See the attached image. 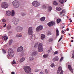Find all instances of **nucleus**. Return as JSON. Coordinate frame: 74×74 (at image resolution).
I'll return each instance as SVG.
<instances>
[{
  "mask_svg": "<svg viewBox=\"0 0 74 74\" xmlns=\"http://www.w3.org/2000/svg\"><path fill=\"white\" fill-rule=\"evenodd\" d=\"M28 34L30 35V40L32 41V40H34L36 38V36L35 35L33 34V30L32 28V27H30L29 28L28 30Z\"/></svg>",
  "mask_w": 74,
  "mask_h": 74,
  "instance_id": "nucleus-1",
  "label": "nucleus"
},
{
  "mask_svg": "<svg viewBox=\"0 0 74 74\" xmlns=\"http://www.w3.org/2000/svg\"><path fill=\"white\" fill-rule=\"evenodd\" d=\"M8 53L10 56L13 57L14 56V52L12 49H9L8 50Z\"/></svg>",
  "mask_w": 74,
  "mask_h": 74,
  "instance_id": "nucleus-2",
  "label": "nucleus"
},
{
  "mask_svg": "<svg viewBox=\"0 0 74 74\" xmlns=\"http://www.w3.org/2000/svg\"><path fill=\"white\" fill-rule=\"evenodd\" d=\"M6 14L8 16H10L11 15V16H13L15 14V12L14 10L12 11V12H11L10 11H7L6 12Z\"/></svg>",
  "mask_w": 74,
  "mask_h": 74,
  "instance_id": "nucleus-3",
  "label": "nucleus"
},
{
  "mask_svg": "<svg viewBox=\"0 0 74 74\" xmlns=\"http://www.w3.org/2000/svg\"><path fill=\"white\" fill-rule=\"evenodd\" d=\"M24 70L26 73H28L31 72L30 67L29 66H26L25 67H24Z\"/></svg>",
  "mask_w": 74,
  "mask_h": 74,
  "instance_id": "nucleus-4",
  "label": "nucleus"
},
{
  "mask_svg": "<svg viewBox=\"0 0 74 74\" xmlns=\"http://www.w3.org/2000/svg\"><path fill=\"white\" fill-rule=\"evenodd\" d=\"M38 51L39 52H42L43 49H42V44L41 43H40L39 44L38 48Z\"/></svg>",
  "mask_w": 74,
  "mask_h": 74,
  "instance_id": "nucleus-5",
  "label": "nucleus"
},
{
  "mask_svg": "<svg viewBox=\"0 0 74 74\" xmlns=\"http://www.w3.org/2000/svg\"><path fill=\"white\" fill-rule=\"evenodd\" d=\"M13 4L14 5L15 7H16V8H17V7H18L19 6V2L17 0H16L14 1Z\"/></svg>",
  "mask_w": 74,
  "mask_h": 74,
  "instance_id": "nucleus-6",
  "label": "nucleus"
},
{
  "mask_svg": "<svg viewBox=\"0 0 74 74\" xmlns=\"http://www.w3.org/2000/svg\"><path fill=\"white\" fill-rule=\"evenodd\" d=\"M8 3L5 2L3 3L1 5V7L2 8H7L8 7Z\"/></svg>",
  "mask_w": 74,
  "mask_h": 74,
  "instance_id": "nucleus-7",
  "label": "nucleus"
},
{
  "mask_svg": "<svg viewBox=\"0 0 74 74\" xmlns=\"http://www.w3.org/2000/svg\"><path fill=\"white\" fill-rule=\"evenodd\" d=\"M40 5V3L36 1H34L32 3V5H33L34 7H37V6H39Z\"/></svg>",
  "mask_w": 74,
  "mask_h": 74,
  "instance_id": "nucleus-8",
  "label": "nucleus"
},
{
  "mask_svg": "<svg viewBox=\"0 0 74 74\" xmlns=\"http://www.w3.org/2000/svg\"><path fill=\"white\" fill-rule=\"evenodd\" d=\"M48 25L49 27L52 26H55V23L54 21H51L48 23Z\"/></svg>",
  "mask_w": 74,
  "mask_h": 74,
  "instance_id": "nucleus-9",
  "label": "nucleus"
},
{
  "mask_svg": "<svg viewBox=\"0 0 74 74\" xmlns=\"http://www.w3.org/2000/svg\"><path fill=\"white\" fill-rule=\"evenodd\" d=\"M12 22L14 25H17L18 23L19 20L15 18H14L12 20Z\"/></svg>",
  "mask_w": 74,
  "mask_h": 74,
  "instance_id": "nucleus-10",
  "label": "nucleus"
},
{
  "mask_svg": "<svg viewBox=\"0 0 74 74\" xmlns=\"http://www.w3.org/2000/svg\"><path fill=\"white\" fill-rule=\"evenodd\" d=\"M23 28L20 26H18L16 28V30L17 31V32H21Z\"/></svg>",
  "mask_w": 74,
  "mask_h": 74,
  "instance_id": "nucleus-11",
  "label": "nucleus"
},
{
  "mask_svg": "<svg viewBox=\"0 0 74 74\" xmlns=\"http://www.w3.org/2000/svg\"><path fill=\"white\" fill-rule=\"evenodd\" d=\"M42 29V26L40 25L38 27L36 28V31L37 32H40V30Z\"/></svg>",
  "mask_w": 74,
  "mask_h": 74,
  "instance_id": "nucleus-12",
  "label": "nucleus"
},
{
  "mask_svg": "<svg viewBox=\"0 0 74 74\" xmlns=\"http://www.w3.org/2000/svg\"><path fill=\"white\" fill-rule=\"evenodd\" d=\"M23 49V48L22 46H20L17 49V51L18 52H21Z\"/></svg>",
  "mask_w": 74,
  "mask_h": 74,
  "instance_id": "nucleus-13",
  "label": "nucleus"
},
{
  "mask_svg": "<svg viewBox=\"0 0 74 74\" xmlns=\"http://www.w3.org/2000/svg\"><path fill=\"white\" fill-rule=\"evenodd\" d=\"M68 68L71 73H73V68H72L71 66L70 65H68Z\"/></svg>",
  "mask_w": 74,
  "mask_h": 74,
  "instance_id": "nucleus-14",
  "label": "nucleus"
},
{
  "mask_svg": "<svg viewBox=\"0 0 74 74\" xmlns=\"http://www.w3.org/2000/svg\"><path fill=\"white\" fill-rule=\"evenodd\" d=\"M37 51H32V55L33 56H35L37 55Z\"/></svg>",
  "mask_w": 74,
  "mask_h": 74,
  "instance_id": "nucleus-15",
  "label": "nucleus"
},
{
  "mask_svg": "<svg viewBox=\"0 0 74 74\" xmlns=\"http://www.w3.org/2000/svg\"><path fill=\"white\" fill-rule=\"evenodd\" d=\"M59 60V58H58V56H56L54 58H53L52 59V60L53 62H55V61H58Z\"/></svg>",
  "mask_w": 74,
  "mask_h": 74,
  "instance_id": "nucleus-16",
  "label": "nucleus"
},
{
  "mask_svg": "<svg viewBox=\"0 0 74 74\" xmlns=\"http://www.w3.org/2000/svg\"><path fill=\"white\" fill-rule=\"evenodd\" d=\"M3 37V39L4 40H5L6 41V40H7V39H8V37H7L6 36L4 35L2 36Z\"/></svg>",
  "mask_w": 74,
  "mask_h": 74,
  "instance_id": "nucleus-17",
  "label": "nucleus"
},
{
  "mask_svg": "<svg viewBox=\"0 0 74 74\" xmlns=\"http://www.w3.org/2000/svg\"><path fill=\"white\" fill-rule=\"evenodd\" d=\"M45 19V17H42L40 19V21H41V22L44 21Z\"/></svg>",
  "mask_w": 74,
  "mask_h": 74,
  "instance_id": "nucleus-18",
  "label": "nucleus"
},
{
  "mask_svg": "<svg viewBox=\"0 0 74 74\" xmlns=\"http://www.w3.org/2000/svg\"><path fill=\"white\" fill-rule=\"evenodd\" d=\"M45 35L43 34H42L41 36V37L42 40H44V38H45Z\"/></svg>",
  "mask_w": 74,
  "mask_h": 74,
  "instance_id": "nucleus-19",
  "label": "nucleus"
},
{
  "mask_svg": "<svg viewBox=\"0 0 74 74\" xmlns=\"http://www.w3.org/2000/svg\"><path fill=\"white\" fill-rule=\"evenodd\" d=\"M25 60V58H21L20 60V63H22V62H23V61Z\"/></svg>",
  "mask_w": 74,
  "mask_h": 74,
  "instance_id": "nucleus-20",
  "label": "nucleus"
},
{
  "mask_svg": "<svg viewBox=\"0 0 74 74\" xmlns=\"http://www.w3.org/2000/svg\"><path fill=\"white\" fill-rule=\"evenodd\" d=\"M61 22V19L60 18H58L57 20V23H59Z\"/></svg>",
  "mask_w": 74,
  "mask_h": 74,
  "instance_id": "nucleus-21",
  "label": "nucleus"
},
{
  "mask_svg": "<svg viewBox=\"0 0 74 74\" xmlns=\"http://www.w3.org/2000/svg\"><path fill=\"white\" fill-rule=\"evenodd\" d=\"M52 7H51V6H49L48 9L49 12L51 11L52 10Z\"/></svg>",
  "mask_w": 74,
  "mask_h": 74,
  "instance_id": "nucleus-22",
  "label": "nucleus"
},
{
  "mask_svg": "<svg viewBox=\"0 0 74 74\" xmlns=\"http://www.w3.org/2000/svg\"><path fill=\"white\" fill-rule=\"evenodd\" d=\"M33 56H31L29 57V59L30 60H34V58H33Z\"/></svg>",
  "mask_w": 74,
  "mask_h": 74,
  "instance_id": "nucleus-23",
  "label": "nucleus"
},
{
  "mask_svg": "<svg viewBox=\"0 0 74 74\" xmlns=\"http://www.w3.org/2000/svg\"><path fill=\"white\" fill-rule=\"evenodd\" d=\"M56 10L58 11H60V10H62V9L59 7H58L56 8Z\"/></svg>",
  "mask_w": 74,
  "mask_h": 74,
  "instance_id": "nucleus-24",
  "label": "nucleus"
},
{
  "mask_svg": "<svg viewBox=\"0 0 74 74\" xmlns=\"http://www.w3.org/2000/svg\"><path fill=\"white\" fill-rule=\"evenodd\" d=\"M16 37H22V34H20L19 35L17 34L16 35Z\"/></svg>",
  "mask_w": 74,
  "mask_h": 74,
  "instance_id": "nucleus-25",
  "label": "nucleus"
},
{
  "mask_svg": "<svg viewBox=\"0 0 74 74\" xmlns=\"http://www.w3.org/2000/svg\"><path fill=\"white\" fill-rule=\"evenodd\" d=\"M49 55L48 54H45L43 55V57L44 58H46L48 57L49 56Z\"/></svg>",
  "mask_w": 74,
  "mask_h": 74,
  "instance_id": "nucleus-26",
  "label": "nucleus"
},
{
  "mask_svg": "<svg viewBox=\"0 0 74 74\" xmlns=\"http://www.w3.org/2000/svg\"><path fill=\"white\" fill-rule=\"evenodd\" d=\"M53 4H54L55 5H58V3L56 2V1H54L53 3Z\"/></svg>",
  "mask_w": 74,
  "mask_h": 74,
  "instance_id": "nucleus-27",
  "label": "nucleus"
},
{
  "mask_svg": "<svg viewBox=\"0 0 74 74\" xmlns=\"http://www.w3.org/2000/svg\"><path fill=\"white\" fill-rule=\"evenodd\" d=\"M56 35L57 36H59V30L58 29H57L56 30Z\"/></svg>",
  "mask_w": 74,
  "mask_h": 74,
  "instance_id": "nucleus-28",
  "label": "nucleus"
},
{
  "mask_svg": "<svg viewBox=\"0 0 74 74\" xmlns=\"http://www.w3.org/2000/svg\"><path fill=\"white\" fill-rule=\"evenodd\" d=\"M12 43V40H10L9 41V44L10 45H11V44Z\"/></svg>",
  "mask_w": 74,
  "mask_h": 74,
  "instance_id": "nucleus-29",
  "label": "nucleus"
},
{
  "mask_svg": "<svg viewBox=\"0 0 74 74\" xmlns=\"http://www.w3.org/2000/svg\"><path fill=\"white\" fill-rule=\"evenodd\" d=\"M59 1L61 3V4H63L64 1L63 0H59Z\"/></svg>",
  "mask_w": 74,
  "mask_h": 74,
  "instance_id": "nucleus-30",
  "label": "nucleus"
},
{
  "mask_svg": "<svg viewBox=\"0 0 74 74\" xmlns=\"http://www.w3.org/2000/svg\"><path fill=\"white\" fill-rule=\"evenodd\" d=\"M2 51H3V53L4 54H5V53H6V52L5 51V50L4 49H2Z\"/></svg>",
  "mask_w": 74,
  "mask_h": 74,
  "instance_id": "nucleus-31",
  "label": "nucleus"
},
{
  "mask_svg": "<svg viewBox=\"0 0 74 74\" xmlns=\"http://www.w3.org/2000/svg\"><path fill=\"white\" fill-rule=\"evenodd\" d=\"M63 38V36H61L60 38V39H59V40H58V42H59L60 41V40H62V38Z\"/></svg>",
  "mask_w": 74,
  "mask_h": 74,
  "instance_id": "nucleus-32",
  "label": "nucleus"
},
{
  "mask_svg": "<svg viewBox=\"0 0 74 74\" xmlns=\"http://www.w3.org/2000/svg\"><path fill=\"white\" fill-rule=\"evenodd\" d=\"M12 64H16V62H15V61L14 60H13L12 62Z\"/></svg>",
  "mask_w": 74,
  "mask_h": 74,
  "instance_id": "nucleus-33",
  "label": "nucleus"
},
{
  "mask_svg": "<svg viewBox=\"0 0 74 74\" xmlns=\"http://www.w3.org/2000/svg\"><path fill=\"white\" fill-rule=\"evenodd\" d=\"M52 41H53V39L52 38H50L49 40V42H52Z\"/></svg>",
  "mask_w": 74,
  "mask_h": 74,
  "instance_id": "nucleus-34",
  "label": "nucleus"
},
{
  "mask_svg": "<svg viewBox=\"0 0 74 74\" xmlns=\"http://www.w3.org/2000/svg\"><path fill=\"white\" fill-rule=\"evenodd\" d=\"M2 21V22H6V21L5 19H4V18L3 19Z\"/></svg>",
  "mask_w": 74,
  "mask_h": 74,
  "instance_id": "nucleus-35",
  "label": "nucleus"
},
{
  "mask_svg": "<svg viewBox=\"0 0 74 74\" xmlns=\"http://www.w3.org/2000/svg\"><path fill=\"white\" fill-rule=\"evenodd\" d=\"M58 52L57 51H56L55 52H54V55H55L56 54H58Z\"/></svg>",
  "mask_w": 74,
  "mask_h": 74,
  "instance_id": "nucleus-36",
  "label": "nucleus"
},
{
  "mask_svg": "<svg viewBox=\"0 0 74 74\" xmlns=\"http://www.w3.org/2000/svg\"><path fill=\"white\" fill-rule=\"evenodd\" d=\"M42 8L43 9H45V8H46V6L44 5H43L42 6Z\"/></svg>",
  "mask_w": 74,
  "mask_h": 74,
  "instance_id": "nucleus-37",
  "label": "nucleus"
},
{
  "mask_svg": "<svg viewBox=\"0 0 74 74\" xmlns=\"http://www.w3.org/2000/svg\"><path fill=\"white\" fill-rule=\"evenodd\" d=\"M11 25H8L7 27L8 29H11Z\"/></svg>",
  "mask_w": 74,
  "mask_h": 74,
  "instance_id": "nucleus-38",
  "label": "nucleus"
},
{
  "mask_svg": "<svg viewBox=\"0 0 74 74\" xmlns=\"http://www.w3.org/2000/svg\"><path fill=\"white\" fill-rule=\"evenodd\" d=\"M38 46V45H37V44H35L34 46V48H37V47Z\"/></svg>",
  "mask_w": 74,
  "mask_h": 74,
  "instance_id": "nucleus-39",
  "label": "nucleus"
},
{
  "mask_svg": "<svg viewBox=\"0 0 74 74\" xmlns=\"http://www.w3.org/2000/svg\"><path fill=\"white\" fill-rule=\"evenodd\" d=\"M51 67H53V66H54V63H52L51 64Z\"/></svg>",
  "mask_w": 74,
  "mask_h": 74,
  "instance_id": "nucleus-40",
  "label": "nucleus"
},
{
  "mask_svg": "<svg viewBox=\"0 0 74 74\" xmlns=\"http://www.w3.org/2000/svg\"><path fill=\"white\" fill-rule=\"evenodd\" d=\"M63 57H62L60 59V62H61V61H62V60H63Z\"/></svg>",
  "mask_w": 74,
  "mask_h": 74,
  "instance_id": "nucleus-41",
  "label": "nucleus"
},
{
  "mask_svg": "<svg viewBox=\"0 0 74 74\" xmlns=\"http://www.w3.org/2000/svg\"><path fill=\"white\" fill-rule=\"evenodd\" d=\"M25 14L23 13H22L21 14V15L22 16H24V15H25Z\"/></svg>",
  "mask_w": 74,
  "mask_h": 74,
  "instance_id": "nucleus-42",
  "label": "nucleus"
},
{
  "mask_svg": "<svg viewBox=\"0 0 74 74\" xmlns=\"http://www.w3.org/2000/svg\"><path fill=\"white\" fill-rule=\"evenodd\" d=\"M47 35H51V32H48L47 33Z\"/></svg>",
  "mask_w": 74,
  "mask_h": 74,
  "instance_id": "nucleus-43",
  "label": "nucleus"
},
{
  "mask_svg": "<svg viewBox=\"0 0 74 74\" xmlns=\"http://www.w3.org/2000/svg\"><path fill=\"white\" fill-rule=\"evenodd\" d=\"M47 52L48 53H49V52H51V51L49 50H48Z\"/></svg>",
  "mask_w": 74,
  "mask_h": 74,
  "instance_id": "nucleus-44",
  "label": "nucleus"
},
{
  "mask_svg": "<svg viewBox=\"0 0 74 74\" xmlns=\"http://www.w3.org/2000/svg\"><path fill=\"white\" fill-rule=\"evenodd\" d=\"M62 13L65 12V10H62Z\"/></svg>",
  "mask_w": 74,
  "mask_h": 74,
  "instance_id": "nucleus-45",
  "label": "nucleus"
},
{
  "mask_svg": "<svg viewBox=\"0 0 74 74\" xmlns=\"http://www.w3.org/2000/svg\"><path fill=\"white\" fill-rule=\"evenodd\" d=\"M62 33H63V34H64V33H65L64 31H63V30H62Z\"/></svg>",
  "mask_w": 74,
  "mask_h": 74,
  "instance_id": "nucleus-46",
  "label": "nucleus"
},
{
  "mask_svg": "<svg viewBox=\"0 0 74 74\" xmlns=\"http://www.w3.org/2000/svg\"><path fill=\"white\" fill-rule=\"evenodd\" d=\"M38 71H39V70H38V69H37V70H35V72H38Z\"/></svg>",
  "mask_w": 74,
  "mask_h": 74,
  "instance_id": "nucleus-47",
  "label": "nucleus"
},
{
  "mask_svg": "<svg viewBox=\"0 0 74 74\" xmlns=\"http://www.w3.org/2000/svg\"><path fill=\"white\" fill-rule=\"evenodd\" d=\"M5 26H6V24H5V25L3 26V27H5Z\"/></svg>",
  "mask_w": 74,
  "mask_h": 74,
  "instance_id": "nucleus-48",
  "label": "nucleus"
},
{
  "mask_svg": "<svg viewBox=\"0 0 74 74\" xmlns=\"http://www.w3.org/2000/svg\"><path fill=\"white\" fill-rule=\"evenodd\" d=\"M60 15H62V14H63V12H62H62H60Z\"/></svg>",
  "mask_w": 74,
  "mask_h": 74,
  "instance_id": "nucleus-49",
  "label": "nucleus"
},
{
  "mask_svg": "<svg viewBox=\"0 0 74 74\" xmlns=\"http://www.w3.org/2000/svg\"><path fill=\"white\" fill-rule=\"evenodd\" d=\"M72 58H73V59H74V54H73Z\"/></svg>",
  "mask_w": 74,
  "mask_h": 74,
  "instance_id": "nucleus-50",
  "label": "nucleus"
},
{
  "mask_svg": "<svg viewBox=\"0 0 74 74\" xmlns=\"http://www.w3.org/2000/svg\"><path fill=\"white\" fill-rule=\"evenodd\" d=\"M40 74H42V72L41 71L40 72Z\"/></svg>",
  "mask_w": 74,
  "mask_h": 74,
  "instance_id": "nucleus-51",
  "label": "nucleus"
},
{
  "mask_svg": "<svg viewBox=\"0 0 74 74\" xmlns=\"http://www.w3.org/2000/svg\"><path fill=\"white\" fill-rule=\"evenodd\" d=\"M12 74H15V73L14 72H12L11 73Z\"/></svg>",
  "mask_w": 74,
  "mask_h": 74,
  "instance_id": "nucleus-52",
  "label": "nucleus"
},
{
  "mask_svg": "<svg viewBox=\"0 0 74 74\" xmlns=\"http://www.w3.org/2000/svg\"><path fill=\"white\" fill-rule=\"evenodd\" d=\"M45 71L46 72V73H48V71H47V69L45 70Z\"/></svg>",
  "mask_w": 74,
  "mask_h": 74,
  "instance_id": "nucleus-53",
  "label": "nucleus"
},
{
  "mask_svg": "<svg viewBox=\"0 0 74 74\" xmlns=\"http://www.w3.org/2000/svg\"><path fill=\"white\" fill-rule=\"evenodd\" d=\"M66 30L67 31H69V28H67Z\"/></svg>",
  "mask_w": 74,
  "mask_h": 74,
  "instance_id": "nucleus-54",
  "label": "nucleus"
},
{
  "mask_svg": "<svg viewBox=\"0 0 74 74\" xmlns=\"http://www.w3.org/2000/svg\"><path fill=\"white\" fill-rule=\"evenodd\" d=\"M71 41L72 42H73V40H71Z\"/></svg>",
  "mask_w": 74,
  "mask_h": 74,
  "instance_id": "nucleus-55",
  "label": "nucleus"
},
{
  "mask_svg": "<svg viewBox=\"0 0 74 74\" xmlns=\"http://www.w3.org/2000/svg\"><path fill=\"white\" fill-rule=\"evenodd\" d=\"M70 23H71V22H72V20L70 21Z\"/></svg>",
  "mask_w": 74,
  "mask_h": 74,
  "instance_id": "nucleus-56",
  "label": "nucleus"
},
{
  "mask_svg": "<svg viewBox=\"0 0 74 74\" xmlns=\"http://www.w3.org/2000/svg\"><path fill=\"white\" fill-rule=\"evenodd\" d=\"M8 59H11V58H9V57H8Z\"/></svg>",
  "mask_w": 74,
  "mask_h": 74,
  "instance_id": "nucleus-57",
  "label": "nucleus"
},
{
  "mask_svg": "<svg viewBox=\"0 0 74 74\" xmlns=\"http://www.w3.org/2000/svg\"><path fill=\"white\" fill-rule=\"evenodd\" d=\"M71 38H72V39H73L74 38H73V37H71Z\"/></svg>",
  "mask_w": 74,
  "mask_h": 74,
  "instance_id": "nucleus-58",
  "label": "nucleus"
},
{
  "mask_svg": "<svg viewBox=\"0 0 74 74\" xmlns=\"http://www.w3.org/2000/svg\"><path fill=\"white\" fill-rule=\"evenodd\" d=\"M65 2H66L67 0H64Z\"/></svg>",
  "mask_w": 74,
  "mask_h": 74,
  "instance_id": "nucleus-59",
  "label": "nucleus"
},
{
  "mask_svg": "<svg viewBox=\"0 0 74 74\" xmlns=\"http://www.w3.org/2000/svg\"><path fill=\"white\" fill-rule=\"evenodd\" d=\"M50 49H51V50H52V47H50Z\"/></svg>",
  "mask_w": 74,
  "mask_h": 74,
  "instance_id": "nucleus-60",
  "label": "nucleus"
},
{
  "mask_svg": "<svg viewBox=\"0 0 74 74\" xmlns=\"http://www.w3.org/2000/svg\"><path fill=\"white\" fill-rule=\"evenodd\" d=\"M64 26L62 27V28H63H63H64Z\"/></svg>",
  "mask_w": 74,
  "mask_h": 74,
  "instance_id": "nucleus-61",
  "label": "nucleus"
},
{
  "mask_svg": "<svg viewBox=\"0 0 74 74\" xmlns=\"http://www.w3.org/2000/svg\"><path fill=\"white\" fill-rule=\"evenodd\" d=\"M71 19L70 18V19H69V20H71Z\"/></svg>",
  "mask_w": 74,
  "mask_h": 74,
  "instance_id": "nucleus-62",
  "label": "nucleus"
},
{
  "mask_svg": "<svg viewBox=\"0 0 74 74\" xmlns=\"http://www.w3.org/2000/svg\"><path fill=\"white\" fill-rule=\"evenodd\" d=\"M70 47H71V45H70Z\"/></svg>",
  "mask_w": 74,
  "mask_h": 74,
  "instance_id": "nucleus-63",
  "label": "nucleus"
},
{
  "mask_svg": "<svg viewBox=\"0 0 74 74\" xmlns=\"http://www.w3.org/2000/svg\"><path fill=\"white\" fill-rule=\"evenodd\" d=\"M63 16H64V14H63Z\"/></svg>",
  "mask_w": 74,
  "mask_h": 74,
  "instance_id": "nucleus-64",
  "label": "nucleus"
}]
</instances>
